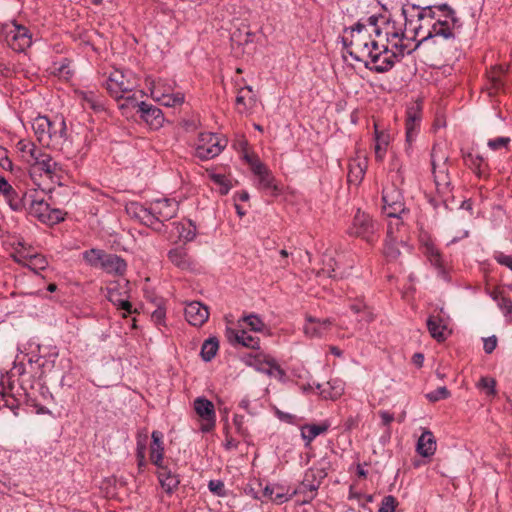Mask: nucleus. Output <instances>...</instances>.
<instances>
[{
    "label": "nucleus",
    "instance_id": "nucleus-1",
    "mask_svg": "<svg viewBox=\"0 0 512 512\" xmlns=\"http://www.w3.org/2000/svg\"><path fill=\"white\" fill-rule=\"evenodd\" d=\"M405 26L413 37H419L421 44L434 37L454 39V28L458 22L456 12L448 4L420 7L411 5L410 9L402 8Z\"/></svg>",
    "mask_w": 512,
    "mask_h": 512
},
{
    "label": "nucleus",
    "instance_id": "nucleus-2",
    "mask_svg": "<svg viewBox=\"0 0 512 512\" xmlns=\"http://www.w3.org/2000/svg\"><path fill=\"white\" fill-rule=\"evenodd\" d=\"M178 202L172 199H157L152 201L148 207L131 202L126 206V212L131 218L139 220L142 224L161 232L164 222L176 216Z\"/></svg>",
    "mask_w": 512,
    "mask_h": 512
},
{
    "label": "nucleus",
    "instance_id": "nucleus-3",
    "mask_svg": "<svg viewBox=\"0 0 512 512\" xmlns=\"http://www.w3.org/2000/svg\"><path fill=\"white\" fill-rule=\"evenodd\" d=\"M343 44L349 55L358 62H366L378 42L372 39L363 24H356L349 37H343Z\"/></svg>",
    "mask_w": 512,
    "mask_h": 512
},
{
    "label": "nucleus",
    "instance_id": "nucleus-4",
    "mask_svg": "<svg viewBox=\"0 0 512 512\" xmlns=\"http://www.w3.org/2000/svg\"><path fill=\"white\" fill-rule=\"evenodd\" d=\"M32 128L38 141L46 145L59 143L66 137V123L62 117L50 119L47 116H38L34 119Z\"/></svg>",
    "mask_w": 512,
    "mask_h": 512
},
{
    "label": "nucleus",
    "instance_id": "nucleus-5",
    "mask_svg": "<svg viewBox=\"0 0 512 512\" xmlns=\"http://www.w3.org/2000/svg\"><path fill=\"white\" fill-rule=\"evenodd\" d=\"M378 230L379 226L372 217L358 209L353 217L348 233L349 235L361 238L368 244L372 245L379 238Z\"/></svg>",
    "mask_w": 512,
    "mask_h": 512
},
{
    "label": "nucleus",
    "instance_id": "nucleus-6",
    "mask_svg": "<svg viewBox=\"0 0 512 512\" xmlns=\"http://www.w3.org/2000/svg\"><path fill=\"white\" fill-rule=\"evenodd\" d=\"M227 145V140L215 133L202 132L195 143V156L200 160H210L218 156Z\"/></svg>",
    "mask_w": 512,
    "mask_h": 512
},
{
    "label": "nucleus",
    "instance_id": "nucleus-7",
    "mask_svg": "<svg viewBox=\"0 0 512 512\" xmlns=\"http://www.w3.org/2000/svg\"><path fill=\"white\" fill-rule=\"evenodd\" d=\"M105 86L109 94L117 101H120V98H123L124 94L133 92L137 86V82L131 72L125 73L122 70L115 69L110 73Z\"/></svg>",
    "mask_w": 512,
    "mask_h": 512
},
{
    "label": "nucleus",
    "instance_id": "nucleus-8",
    "mask_svg": "<svg viewBox=\"0 0 512 512\" xmlns=\"http://www.w3.org/2000/svg\"><path fill=\"white\" fill-rule=\"evenodd\" d=\"M396 52L387 45L376 46L371 56L364 62L365 68L376 73H384L392 69L398 60Z\"/></svg>",
    "mask_w": 512,
    "mask_h": 512
},
{
    "label": "nucleus",
    "instance_id": "nucleus-9",
    "mask_svg": "<svg viewBox=\"0 0 512 512\" xmlns=\"http://www.w3.org/2000/svg\"><path fill=\"white\" fill-rule=\"evenodd\" d=\"M29 214L39 221L47 224H55L64 220L63 213L59 209H52L43 198H37L29 195Z\"/></svg>",
    "mask_w": 512,
    "mask_h": 512
},
{
    "label": "nucleus",
    "instance_id": "nucleus-10",
    "mask_svg": "<svg viewBox=\"0 0 512 512\" xmlns=\"http://www.w3.org/2000/svg\"><path fill=\"white\" fill-rule=\"evenodd\" d=\"M383 212L386 216L404 215L408 211L405 208L403 196L394 184L386 186L382 190Z\"/></svg>",
    "mask_w": 512,
    "mask_h": 512
},
{
    "label": "nucleus",
    "instance_id": "nucleus-11",
    "mask_svg": "<svg viewBox=\"0 0 512 512\" xmlns=\"http://www.w3.org/2000/svg\"><path fill=\"white\" fill-rule=\"evenodd\" d=\"M4 35L9 47L16 52L24 51L32 43V36L29 30L15 22L4 27Z\"/></svg>",
    "mask_w": 512,
    "mask_h": 512
},
{
    "label": "nucleus",
    "instance_id": "nucleus-12",
    "mask_svg": "<svg viewBox=\"0 0 512 512\" xmlns=\"http://www.w3.org/2000/svg\"><path fill=\"white\" fill-rule=\"evenodd\" d=\"M246 158L251 165L253 173L258 177V188L266 191L270 195H278L280 189L271 171L258 159Z\"/></svg>",
    "mask_w": 512,
    "mask_h": 512
},
{
    "label": "nucleus",
    "instance_id": "nucleus-13",
    "mask_svg": "<svg viewBox=\"0 0 512 512\" xmlns=\"http://www.w3.org/2000/svg\"><path fill=\"white\" fill-rule=\"evenodd\" d=\"M323 477L322 471H307L303 481L300 483L298 488L293 491V494H303V503L310 502L315 498Z\"/></svg>",
    "mask_w": 512,
    "mask_h": 512
},
{
    "label": "nucleus",
    "instance_id": "nucleus-14",
    "mask_svg": "<svg viewBox=\"0 0 512 512\" xmlns=\"http://www.w3.org/2000/svg\"><path fill=\"white\" fill-rule=\"evenodd\" d=\"M194 410L197 415L205 421L201 430L203 432L211 431L215 426L216 420L214 404L204 397H198L194 400Z\"/></svg>",
    "mask_w": 512,
    "mask_h": 512
},
{
    "label": "nucleus",
    "instance_id": "nucleus-15",
    "mask_svg": "<svg viewBox=\"0 0 512 512\" xmlns=\"http://www.w3.org/2000/svg\"><path fill=\"white\" fill-rule=\"evenodd\" d=\"M151 97L159 102L161 105L166 107L180 106L184 102V94L177 93H165L161 90V80L157 82L153 81L150 87Z\"/></svg>",
    "mask_w": 512,
    "mask_h": 512
},
{
    "label": "nucleus",
    "instance_id": "nucleus-16",
    "mask_svg": "<svg viewBox=\"0 0 512 512\" xmlns=\"http://www.w3.org/2000/svg\"><path fill=\"white\" fill-rule=\"evenodd\" d=\"M169 261L182 271H193L196 269L195 260L189 255L184 246H177L168 251Z\"/></svg>",
    "mask_w": 512,
    "mask_h": 512
},
{
    "label": "nucleus",
    "instance_id": "nucleus-17",
    "mask_svg": "<svg viewBox=\"0 0 512 512\" xmlns=\"http://www.w3.org/2000/svg\"><path fill=\"white\" fill-rule=\"evenodd\" d=\"M137 113L140 114V118L145 121L150 128L159 129L162 127L164 115L160 108L141 101Z\"/></svg>",
    "mask_w": 512,
    "mask_h": 512
},
{
    "label": "nucleus",
    "instance_id": "nucleus-18",
    "mask_svg": "<svg viewBox=\"0 0 512 512\" xmlns=\"http://www.w3.org/2000/svg\"><path fill=\"white\" fill-rule=\"evenodd\" d=\"M421 122V109L420 106L414 104L407 108L406 111V142L409 146H411L412 142L415 140L417 133L419 131V126Z\"/></svg>",
    "mask_w": 512,
    "mask_h": 512
},
{
    "label": "nucleus",
    "instance_id": "nucleus-19",
    "mask_svg": "<svg viewBox=\"0 0 512 512\" xmlns=\"http://www.w3.org/2000/svg\"><path fill=\"white\" fill-rule=\"evenodd\" d=\"M185 318L193 326H202L209 318L208 307L201 302L192 301L185 307Z\"/></svg>",
    "mask_w": 512,
    "mask_h": 512
},
{
    "label": "nucleus",
    "instance_id": "nucleus-20",
    "mask_svg": "<svg viewBox=\"0 0 512 512\" xmlns=\"http://www.w3.org/2000/svg\"><path fill=\"white\" fill-rule=\"evenodd\" d=\"M226 337L228 341L235 345H241L243 347L251 348V349H259L260 348V340L258 337H254L245 330H235L232 328H227Z\"/></svg>",
    "mask_w": 512,
    "mask_h": 512
},
{
    "label": "nucleus",
    "instance_id": "nucleus-21",
    "mask_svg": "<svg viewBox=\"0 0 512 512\" xmlns=\"http://www.w3.org/2000/svg\"><path fill=\"white\" fill-rule=\"evenodd\" d=\"M257 103V96L251 86H245L238 90L236 97V109L239 113H249Z\"/></svg>",
    "mask_w": 512,
    "mask_h": 512
},
{
    "label": "nucleus",
    "instance_id": "nucleus-22",
    "mask_svg": "<svg viewBox=\"0 0 512 512\" xmlns=\"http://www.w3.org/2000/svg\"><path fill=\"white\" fill-rule=\"evenodd\" d=\"M107 298L111 303L117 306L118 309L124 311L123 317H126L136 311L132 309V304L128 300L126 291L123 294L118 288V285L111 286L107 289Z\"/></svg>",
    "mask_w": 512,
    "mask_h": 512
},
{
    "label": "nucleus",
    "instance_id": "nucleus-23",
    "mask_svg": "<svg viewBox=\"0 0 512 512\" xmlns=\"http://www.w3.org/2000/svg\"><path fill=\"white\" fill-rule=\"evenodd\" d=\"M419 37H413V32L404 29L403 36L394 44L392 49L396 52L398 57H403L405 54L412 53L420 44H418Z\"/></svg>",
    "mask_w": 512,
    "mask_h": 512
},
{
    "label": "nucleus",
    "instance_id": "nucleus-24",
    "mask_svg": "<svg viewBox=\"0 0 512 512\" xmlns=\"http://www.w3.org/2000/svg\"><path fill=\"white\" fill-rule=\"evenodd\" d=\"M16 149L20 153L22 160L28 165L35 162L37 157L40 156V153L43 151L28 139L19 140L16 144Z\"/></svg>",
    "mask_w": 512,
    "mask_h": 512
},
{
    "label": "nucleus",
    "instance_id": "nucleus-25",
    "mask_svg": "<svg viewBox=\"0 0 512 512\" xmlns=\"http://www.w3.org/2000/svg\"><path fill=\"white\" fill-rule=\"evenodd\" d=\"M431 166L433 175L448 173L449 156L443 151L440 145H434L431 150Z\"/></svg>",
    "mask_w": 512,
    "mask_h": 512
},
{
    "label": "nucleus",
    "instance_id": "nucleus-26",
    "mask_svg": "<svg viewBox=\"0 0 512 512\" xmlns=\"http://www.w3.org/2000/svg\"><path fill=\"white\" fill-rule=\"evenodd\" d=\"M152 443L150 446V461L157 467L163 465L164 446L163 434L160 431H153L151 434Z\"/></svg>",
    "mask_w": 512,
    "mask_h": 512
},
{
    "label": "nucleus",
    "instance_id": "nucleus-27",
    "mask_svg": "<svg viewBox=\"0 0 512 512\" xmlns=\"http://www.w3.org/2000/svg\"><path fill=\"white\" fill-rule=\"evenodd\" d=\"M331 325L332 321L330 319L319 320L308 317L304 332L309 337H321L330 329Z\"/></svg>",
    "mask_w": 512,
    "mask_h": 512
},
{
    "label": "nucleus",
    "instance_id": "nucleus-28",
    "mask_svg": "<svg viewBox=\"0 0 512 512\" xmlns=\"http://www.w3.org/2000/svg\"><path fill=\"white\" fill-rule=\"evenodd\" d=\"M416 451L423 457H430L434 455L436 451V439L430 430L424 429L422 435L418 439Z\"/></svg>",
    "mask_w": 512,
    "mask_h": 512
},
{
    "label": "nucleus",
    "instance_id": "nucleus-29",
    "mask_svg": "<svg viewBox=\"0 0 512 512\" xmlns=\"http://www.w3.org/2000/svg\"><path fill=\"white\" fill-rule=\"evenodd\" d=\"M316 387L324 399L336 400L344 393V383L339 379L329 380L325 385L317 384Z\"/></svg>",
    "mask_w": 512,
    "mask_h": 512
},
{
    "label": "nucleus",
    "instance_id": "nucleus-30",
    "mask_svg": "<svg viewBox=\"0 0 512 512\" xmlns=\"http://www.w3.org/2000/svg\"><path fill=\"white\" fill-rule=\"evenodd\" d=\"M158 479L162 488L167 493H172L177 489L180 483L178 475L172 473V471L164 465L158 467Z\"/></svg>",
    "mask_w": 512,
    "mask_h": 512
},
{
    "label": "nucleus",
    "instance_id": "nucleus-31",
    "mask_svg": "<svg viewBox=\"0 0 512 512\" xmlns=\"http://www.w3.org/2000/svg\"><path fill=\"white\" fill-rule=\"evenodd\" d=\"M30 166L38 167L49 177L57 174V172L60 170L59 164L51 157L50 154L44 151L40 153V156L37 157V160Z\"/></svg>",
    "mask_w": 512,
    "mask_h": 512
},
{
    "label": "nucleus",
    "instance_id": "nucleus-32",
    "mask_svg": "<svg viewBox=\"0 0 512 512\" xmlns=\"http://www.w3.org/2000/svg\"><path fill=\"white\" fill-rule=\"evenodd\" d=\"M367 168V162L365 159H354L349 162L348 165V182L354 185H358L364 178Z\"/></svg>",
    "mask_w": 512,
    "mask_h": 512
},
{
    "label": "nucleus",
    "instance_id": "nucleus-33",
    "mask_svg": "<svg viewBox=\"0 0 512 512\" xmlns=\"http://www.w3.org/2000/svg\"><path fill=\"white\" fill-rule=\"evenodd\" d=\"M101 268H103L108 273H115L122 275L126 271L127 264L116 254H107L105 255L102 263Z\"/></svg>",
    "mask_w": 512,
    "mask_h": 512
},
{
    "label": "nucleus",
    "instance_id": "nucleus-34",
    "mask_svg": "<svg viewBox=\"0 0 512 512\" xmlns=\"http://www.w3.org/2000/svg\"><path fill=\"white\" fill-rule=\"evenodd\" d=\"M427 328L430 335L437 341L441 342L446 339L445 331L447 330V325L440 316H430L427 319Z\"/></svg>",
    "mask_w": 512,
    "mask_h": 512
},
{
    "label": "nucleus",
    "instance_id": "nucleus-35",
    "mask_svg": "<svg viewBox=\"0 0 512 512\" xmlns=\"http://www.w3.org/2000/svg\"><path fill=\"white\" fill-rule=\"evenodd\" d=\"M394 233L395 231L392 230V223H388L384 254L390 260H395L400 255L397 238Z\"/></svg>",
    "mask_w": 512,
    "mask_h": 512
},
{
    "label": "nucleus",
    "instance_id": "nucleus-36",
    "mask_svg": "<svg viewBox=\"0 0 512 512\" xmlns=\"http://www.w3.org/2000/svg\"><path fill=\"white\" fill-rule=\"evenodd\" d=\"M434 181L436 185L437 192L443 198V202L447 205L449 194L451 193V182L449 173H444L434 175Z\"/></svg>",
    "mask_w": 512,
    "mask_h": 512
},
{
    "label": "nucleus",
    "instance_id": "nucleus-37",
    "mask_svg": "<svg viewBox=\"0 0 512 512\" xmlns=\"http://www.w3.org/2000/svg\"><path fill=\"white\" fill-rule=\"evenodd\" d=\"M462 158L464 164L474 171L478 176H481L484 172L485 163L482 156L473 154L472 152L462 151Z\"/></svg>",
    "mask_w": 512,
    "mask_h": 512
},
{
    "label": "nucleus",
    "instance_id": "nucleus-38",
    "mask_svg": "<svg viewBox=\"0 0 512 512\" xmlns=\"http://www.w3.org/2000/svg\"><path fill=\"white\" fill-rule=\"evenodd\" d=\"M384 32L390 48L399 40L400 36H403L404 30L396 25L395 21H386L384 26Z\"/></svg>",
    "mask_w": 512,
    "mask_h": 512
},
{
    "label": "nucleus",
    "instance_id": "nucleus-39",
    "mask_svg": "<svg viewBox=\"0 0 512 512\" xmlns=\"http://www.w3.org/2000/svg\"><path fill=\"white\" fill-rule=\"evenodd\" d=\"M328 430L327 424H309L302 428V437L307 441V444L314 440L318 435L325 433Z\"/></svg>",
    "mask_w": 512,
    "mask_h": 512
},
{
    "label": "nucleus",
    "instance_id": "nucleus-40",
    "mask_svg": "<svg viewBox=\"0 0 512 512\" xmlns=\"http://www.w3.org/2000/svg\"><path fill=\"white\" fill-rule=\"evenodd\" d=\"M219 348V342L217 338L211 337L204 341L202 347H201V356L204 361L208 362L212 360Z\"/></svg>",
    "mask_w": 512,
    "mask_h": 512
},
{
    "label": "nucleus",
    "instance_id": "nucleus-41",
    "mask_svg": "<svg viewBox=\"0 0 512 512\" xmlns=\"http://www.w3.org/2000/svg\"><path fill=\"white\" fill-rule=\"evenodd\" d=\"M175 228L178 233V237L185 241H192L196 236V227L192 224L191 221L186 223L179 222L174 223Z\"/></svg>",
    "mask_w": 512,
    "mask_h": 512
},
{
    "label": "nucleus",
    "instance_id": "nucleus-42",
    "mask_svg": "<svg viewBox=\"0 0 512 512\" xmlns=\"http://www.w3.org/2000/svg\"><path fill=\"white\" fill-rule=\"evenodd\" d=\"M3 196L12 210L21 211L24 209L26 197L20 196L13 187L9 190V194Z\"/></svg>",
    "mask_w": 512,
    "mask_h": 512
},
{
    "label": "nucleus",
    "instance_id": "nucleus-43",
    "mask_svg": "<svg viewBox=\"0 0 512 512\" xmlns=\"http://www.w3.org/2000/svg\"><path fill=\"white\" fill-rule=\"evenodd\" d=\"M254 361L256 365V369L266 373L268 375L273 374L272 363L274 362V358L269 355H264L262 353H258L254 356Z\"/></svg>",
    "mask_w": 512,
    "mask_h": 512
},
{
    "label": "nucleus",
    "instance_id": "nucleus-44",
    "mask_svg": "<svg viewBox=\"0 0 512 512\" xmlns=\"http://www.w3.org/2000/svg\"><path fill=\"white\" fill-rule=\"evenodd\" d=\"M426 255L430 261V263L436 267L440 273H444V261L442 259L441 254L439 251L433 247V246H427L426 248Z\"/></svg>",
    "mask_w": 512,
    "mask_h": 512
},
{
    "label": "nucleus",
    "instance_id": "nucleus-45",
    "mask_svg": "<svg viewBox=\"0 0 512 512\" xmlns=\"http://www.w3.org/2000/svg\"><path fill=\"white\" fill-rule=\"evenodd\" d=\"M106 253L100 249H90L83 253V258L92 266H100Z\"/></svg>",
    "mask_w": 512,
    "mask_h": 512
},
{
    "label": "nucleus",
    "instance_id": "nucleus-46",
    "mask_svg": "<svg viewBox=\"0 0 512 512\" xmlns=\"http://www.w3.org/2000/svg\"><path fill=\"white\" fill-rule=\"evenodd\" d=\"M276 490L273 494L272 501L276 504H282L289 501L295 494L289 493V489L282 485H276Z\"/></svg>",
    "mask_w": 512,
    "mask_h": 512
},
{
    "label": "nucleus",
    "instance_id": "nucleus-47",
    "mask_svg": "<svg viewBox=\"0 0 512 512\" xmlns=\"http://www.w3.org/2000/svg\"><path fill=\"white\" fill-rule=\"evenodd\" d=\"M505 72H506V68H504V66H502V65L495 67L490 72L489 79H490V81L492 83V87L495 91H498L503 86L501 76L504 75Z\"/></svg>",
    "mask_w": 512,
    "mask_h": 512
},
{
    "label": "nucleus",
    "instance_id": "nucleus-48",
    "mask_svg": "<svg viewBox=\"0 0 512 512\" xmlns=\"http://www.w3.org/2000/svg\"><path fill=\"white\" fill-rule=\"evenodd\" d=\"M510 143V137H497L494 139H489L487 145L491 150L498 151L502 149L509 150Z\"/></svg>",
    "mask_w": 512,
    "mask_h": 512
},
{
    "label": "nucleus",
    "instance_id": "nucleus-49",
    "mask_svg": "<svg viewBox=\"0 0 512 512\" xmlns=\"http://www.w3.org/2000/svg\"><path fill=\"white\" fill-rule=\"evenodd\" d=\"M242 320L252 331L255 332H260L265 327V324L262 321V319L255 314L245 316L243 317Z\"/></svg>",
    "mask_w": 512,
    "mask_h": 512
},
{
    "label": "nucleus",
    "instance_id": "nucleus-50",
    "mask_svg": "<svg viewBox=\"0 0 512 512\" xmlns=\"http://www.w3.org/2000/svg\"><path fill=\"white\" fill-rule=\"evenodd\" d=\"M26 266L33 270H44L47 266V261L43 255L31 254Z\"/></svg>",
    "mask_w": 512,
    "mask_h": 512
},
{
    "label": "nucleus",
    "instance_id": "nucleus-51",
    "mask_svg": "<svg viewBox=\"0 0 512 512\" xmlns=\"http://www.w3.org/2000/svg\"><path fill=\"white\" fill-rule=\"evenodd\" d=\"M121 100L123 102L119 104L120 109L136 108L137 110H139V105L141 101H138L135 93L131 92L129 94H124V97L120 98V101Z\"/></svg>",
    "mask_w": 512,
    "mask_h": 512
},
{
    "label": "nucleus",
    "instance_id": "nucleus-52",
    "mask_svg": "<svg viewBox=\"0 0 512 512\" xmlns=\"http://www.w3.org/2000/svg\"><path fill=\"white\" fill-rule=\"evenodd\" d=\"M450 396L449 390L443 386L429 392L426 397L430 402H437L441 399H447Z\"/></svg>",
    "mask_w": 512,
    "mask_h": 512
},
{
    "label": "nucleus",
    "instance_id": "nucleus-53",
    "mask_svg": "<svg viewBox=\"0 0 512 512\" xmlns=\"http://www.w3.org/2000/svg\"><path fill=\"white\" fill-rule=\"evenodd\" d=\"M397 500L394 496L388 495L382 499L379 512H395Z\"/></svg>",
    "mask_w": 512,
    "mask_h": 512
},
{
    "label": "nucleus",
    "instance_id": "nucleus-54",
    "mask_svg": "<svg viewBox=\"0 0 512 512\" xmlns=\"http://www.w3.org/2000/svg\"><path fill=\"white\" fill-rule=\"evenodd\" d=\"M478 387L483 388V389H487V394L488 395H495L496 394V389H495L496 388V381L493 378L482 377L479 380Z\"/></svg>",
    "mask_w": 512,
    "mask_h": 512
},
{
    "label": "nucleus",
    "instance_id": "nucleus-55",
    "mask_svg": "<svg viewBox=\"0 0 512 512\" xmlns=\"http://www.w3.org/2000/svg\"><path fill=\"white\" fill-rule=\"evenodd\" d=\"M233 423L236 427L237 433L246 439L249 436V432L248 429L244 426V416L235 414L233 417Z\"/></svg>",
    "mask_w": 512,
    "mask_h": 512
},
{
    "label": "nucleus",
    "instance_id": "nucleus-56",
    "mask_svg": "<svg viewBox=\"0 0 512 512\" xmlns=\"http://www.w3.org/2000/svg\"><path fill=\"white\" fill-rule=\"evenodd\" d=\"M388 142L385 139L384 135H378L376 136V145H375V154L376 158L382 159L384 156V152L386 149Z\"/></svg>",
    "mask_w": 512,
    "mask_h": 512
},
{
    "label": "nucleus",
    "instance_id": "nucleus-57",
    "mask_svg": "<svg viewBox=\"0 0 512 512\" xmlns=\"http://www.w3.org/2000/svg\"><path fill=\"white\" fill-rule=\"evenodd\" d=\"M209 490L216 496H225V486L221 480H210L208 484Z\"/></svg>",
    "mask_w": 512,
    "mask_h": 512
},
{
    "label": "nucleus",
    "instance_id": "nucleus-58",
    "mask_svg": "<svg viewBox=\"0 0 512 512\" xmlns=\"http://www.w3.org/2000/svg\"><path fill=\"white\" fill-rule=\"evenodd\" d=\"M83 105H87L93 110H99L102 106L95 100V95L92 92L82 94Z\"/></svg>",
    "mask_w": 512,
    "mask_h": 512
},
{
    "label": "nucleus",
    "instance_id": "nucleus-59",
    "mask_svg": "<svg viewBox=\"0 0 512 512\" xmlns=\"http://www.w3.org/2000/svg\"><path fill=\"white\" fill-rule=\"evenodd\" d=\"M137 448H136V453L138 454H146V446H147V442H148V435L146 432L144 433H138L137 435Z\"/></svg>",
    "mask_w": 512,
    "mask_h": 512
},
{
    "label": "nucleus",
    "instance_id": "nucleus-60",
    "mask_svg": "<svg viewBox=\"0 0 512 512\" xmlns=\"http://www.w3.org/2000/svg\"><path fill=\"white\" fill-rule=\"evenodd\" d=\"M497 304L505 313L508 314L512 312V301L506 296L500 295V299L497 301Z\"/></svg>",
    "mask_w": 512,
    "mask_h": 512
},
{
    "label": "nucleus",
    "instance_id": "nucleus-61",
    "mask_svg": "<svg viewBox=\"0 0 512 512\" xmlns=\"http://www.w3.org/2000/svg\"><path fill=\"white\" fill-rule=\"evenodd\" d=\"M496 346H497V339L495 336H491V337L484 339L483 348L487 354H491L495 350Z\"/></svg>",
    "mask_w": 512,
    "mask_h": 512
},
{
    "label": "nucleus",
    "instance_id": "nucleus-62",
    "mask_svg": "<svg viewBox=\"0 0 512 512\" xmlns=\"http://www.w3.org/2000/svg\"><path fill=\"white\" fill-rule=\"evenodd\" d=\"M212 179L216 184H219L221 186V194L228 193L230 187L226 184L225 176L216 174V175H213Z\"/></svg>",
    "mask_w": 512,
    "mask_h": 512
},
{
    "label": "nucleus",
    "instance_id": "nucleus-63",
    "mask_svg": "<svg viewBox=\"0 0 512 512\" xmlns=\"http://www.w3.org/2000/svg\"><path fill=\"white\" fill-rule=\"evenodd\" d=\"M31 254H24V251H22V248H16L15 253L13 254V258L16 262L22 263L26 265L29 261Z\"/></svg>",
    "mask_w": 512,
    "mask_h": 512
},
{
    "label": "nucleus",
    "instance_id": "nucleus-64",
    "mask_svg": "<svg viewBox=\"0 0 512 512\" xmlns=\"http://www.w3.org/2000/svg\"><path fill=\"white\" fill-rule=\"evenodd\" d=\"M495 260L504 266H507L512 271V257L507 256L503 253H498L495 255Z\"/></svg>",
    "mask_w": 512,
    "mask_h": 512
}]
</instances>
